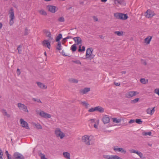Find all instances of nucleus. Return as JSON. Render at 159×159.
Masks as SVG:
<instances>
[{"label": "nucleus", "instance_id": "nucleus-1", "mask_svg": "<svg viewBox=\"0 0 159 159\" xmlns=\"http://www.w3.org/2000/svg\"><path fill=\"white\" fill-rule=\"evenodd\" d=\"M81 140L82 142L86 144L90 145L94 140V137L91 135L86 134L82 136Z\"/></svg>", "mask_w": 159, "mask_h": 159}, {"label": "nucleus", "instance_id": "nucleus-2", "mask_svg": "<svg viewBox=\"0 0 159 159\" xmlns=\"http://www.w3.org/2000/svg\"><path fill=\"white\" fill-rule=\"evenodd\" d=\"M54 134L57 138L60 139H63L66 136L65 134L59 128H56L55 129Z\"/></svg>", "mask_w": 159, "mask_h": 159}, {"label": "nucleus", "instance_id": "nucleus-3", "mask_svg": "<svg viewBox=\"0 0 159 159\" xmlns=\"http://www.w3.org/2000/svg\"><path fill=\"white\" fill-rule=\"evenodd\" d=\"M9 14L10 18L9 24L10 25H12L14 23V20L15 17L14 10L12 8L9 10Z\"/></svg>", "mask_w": 159, "mask_h": 159}, {"label": "nucleus", "instance_id": "nucleus-4", "mask_svg": "<svg viewBox=\"0 0 159 159\" xmlns=\"http://www.w3.org/2000/svg\"><path fill=\"white\" fill-rule=\"evenodd\" d=\"M37 114H38L41 117L45 118H50L51 117V114L45 112L43 111L40 110L36 111Z\"/></svg>", "mask_w": 159, "mask_h": 159}, {"label": "nucleus", "instance_id": "nucleus-5", "mask_svg": "<svg viewBox=\"0 0 159 159\" xmlns=\"http://www.w3.org/2000/svg\"><path fill=\"white\" fill-rule=\"evenodd\" d=\"M114 16L117 19L125 20H126L128 16L126 14L116 13L114 14Z\"/></svg>", "mask_w": 159, "mask_h": 159}, {"label": "nucleus", "instance_id": "nucleus-6", "mask_svg": "<svg viewBox=\"0 0 159 159\" xmlns=\"http://www.w3.org/2000/svg\"><path fill=\"white\" fill-rule=\"evenodd\" d=\"M17 106L20 110L25 112L28 113L29 112L27 107L24 104L20 103H18L17 104Z\"/></svg>", "mask_w": 159, "mask_h": 159}, {"label": "nucleus", "instance_id": "nucleus-7", "mask_svg": "<svg viewBox=\"0 0 159 159\" xmlns=\"http://www.w3.org/2000/svg\"><path fill=\"white\" fill-rule=\"evenodd\" d=\"M93 51V49L92 48H88L87 49L85 55L86 58H89L90 59L93 58V57H92V54Z\"/></svg>", "mask_w": 159, "mask_h": 159}, {"label": "nucleus", "instance_id": "nucleus-8", "mask_svg": "<svg viewBox=\"0 0 159 159\" xmlns=\"http://www.w3.org/2000/svg\"><path fill=\"white\" fill-rule=\"evenodd\" d=\"M21 127L25 128L26 129H30V128L28 124L23 119L21 118L19 121Z\"/></svg>", "mask_w": 159, "mask_h": 159}, {"label": "nucleus", "instance_id": "nucleus-9", "mask_svg": "<svg viewBox=\"0 0 159 159\" xmlns=\"http://www.w3.org/2000/svg\"><path fill=\"white\" fill-rule=\"evenodd\" d=\"M52 40H50L49 39H45L42 42V44L45 47L49 49H50L51 48L50 42Z\"/></svg>", "mask_w": 159, "mask_h": 159}, {"label": "nucleus", "instance_id": "nucleus-10", "mask_svg": "<svg viewBox=\"0 0 159 159\" xmlns=\"http://www.w3.org/2000/svg\"><path fill=\"white\" fill-rule=\"evenodd\" d=\"M112 148L113 150L116 152H119L123 154H125L126 152V151L125 149L119 147L118 146H114Z\"/></svg>", "mask_w": 159, "mask_h": 159}, {"label": "nucleus", "instance_id": "nucleus-11", "mask_svg": "<svg viewBox=\"0 0 159 159\" xmlns=\"http://www.w3.org/2000/svg\"><path fill=\"white\" fill-rule=\"evenodd\" d=\"M155 15L154 12L150 9L148 10L145 13V16L148 18H152Z\"/></svg>", "mask_w": 159, "mask_h": 159}, {"label": "nucleus", "instance_id": "nucleus-12", "mask_svg": "<svg viewBox=\"0 0 159 159\" xmlns=\"http://www.w3.org/2000/svg\"><path fill=\"white\" fill-rule=\"evenodd\" d=\"M139 94L137 91H130L128 92L125 94V97L127 98L132 97Z\"/></svg>", "mask_w": 159, "mask_h": 159}, {"label": "nucleus", "instance_id": "nucleus-13", "mask_svg": "<svg viewBox=\"0 0 159 159\" xmlns=\"http://www.w3.org/2000/svg\"><path fill=\"white\" fill-rule=\"evenodd\" d=\"M48 10L52 13H55L58 10V8L56 6L52 5H49L47 6Z\"/></svg>", "mask_w": 159, "mask_h": 159}, {"label": "nucleus", "instance_id": "nucleus-14", "mask_svg": "<svg viewBox=\"0 0 159 159\" xmlns=\"http://www.w3.org/2000/svg\"><path fill=\"white\" fill-rule=\"evenodd\" d=\"M43 34L45 35L46 37L49 38L48 39L50 40H53V38L52 37L51 33L50 31L47 29H44L43 30Z\"/></svg>", "mask_w": 159, "mask_h": 159}, {"label": "nucleus", "instance_id": "nucleus-15", "mask_svg": "<svg viewBox=\"0 0 159 159\" xmlns=\"http://www.w3.org/2000/svg\"><path fill=\"white\" fill-rule=\"evenodd\" d=\"M152 36L149 35L144 39V43L145 45H149L152 38Z\"/></svg>", "mask_w": 159, "mask_h": 159}, {"label": "nucleus", "instance_id": "nucleus-16", "mask_svg": "<svg viewBox=\"0 0 159 159\" xmlns=\"http://www.w3.org/2000/svg\"><path fill=\"white\" fill-rule=\"evenodd\" d=\"M76 45H81L82 43L81 39L79 37H76L73 38Z\"/></svg>", "mask_w": 159, "mask_h": 159}, {"label": "nucleus", "instance_id": "nucleus-17", "mask_svg": "<svg viewBox=\"0 0 159 159\" xmlns=\"http://www.w3.org/2000/svg\"><path fill=\"white\" fill-rule=\"evenodd\" d=\"M90 91V88H84L80 90V94L83 95L87 93Z\"/></svg>", "mask_w": 159, "mask_h": 159}, {"label": "nucleus", "instance_id": "nucleus-18", "mask_svg": "<svg viewBox=\"0 0 159 159\" xmlns=\"http://www.w3.org/2000/svg\"><path fill=\"white\" fill-rule=\"evenodd\" d=\"M110 119L107 115H105L102 118V121L104 124H107L110 122Z\"/></svg>", "mask_w": 159, "mask_h": 159}, {"label": "nucleus", "instance_id": "nucleus-19", "mask_svg": "<svg viewBox=\"0 0 159 159\" xmlns=\"http://www.w3.org/2000/svg\"><path fill=\"white\" fill-rule=\"evenodd\" d=\"M15 159H23V156L18 152H15L13 155Z\"/></svg>", "mask_w": 159, "mask_h": 159}, {"label": "nucleus", "instance_id": "nucleus-20", "mask_svg": "<svg viewBox=\"0 0 159 159\" xmlns=\"http://www.w3.org/2000/svg\"><path fill=\"white\" fill-rule=\"evenodd\" d=\"M155 107L153 108H149L146 110V112L148 114L150 115H152L155 111Z\"/></svg>", "mask_w": 159, "mask_h": 159}, {"label": "nucleus", "instance_id": "nucleus-21", "mask_svg": "<svg viewBox=\"0 0 159 159\" xmlns=\"http://www.w3.org/2000/svg\"><path fill=\"white\" fill-rule=\"evenodd\" d=\"M36 84L38 87L41 89H46L47 88V86L43 83L37 82Z\"/></svg>", "mask_w": 159, "mask_h": 159}, {"label": "nucleus", "instance_id": "nucleus-22", "mask_svg": "<svg viewBox=\"0 0 159 159\" xmlns=\"http://www.w3.org/2000/svg\"><path fill=\"white\" fill-rule=\"evenodd\" d=\"M96 111H98L101 113H102L104 111V109L103 108L100 106L95 107Z\"/></svg>", "mask_w": 159, "mask_h": 159}, {"label": "nucleus", "instance_id": "nucleus-23", "mask_svg": "<svg viewBox=\"0 0 159 159\" xmlns=\"http://www.w3.org/2000/svg\"><path fill=\"white\" fill-rule=\"evenodd\" d=\"M63 157L66 159H70V154L68 152H64L62 153Z\"/></svg>", "mask_w": 159, "mask_h": 159}, {"label": "nucleus", "instance_id": "nucleus-24", "mask_svg": "<svg viewBox=\"0 0 159 159\" xmlns=\"http://www.w3.org/2000/svg\"><path fill=\"white\" fill-rule=\"evenodd\" d=\"M80 104L83 106L85 107L86 108H88L90 106V105L87 102L85 101H82L80 102Z\"/></svg>", "mask_w": 159, "mask_h": 159}, {"label": "nucleus", "instance_id": "nucleus-25", "mask_svg": "<svg viewBox=\"0 0 159 159\" xmlns=\"http://www.w3.org/2000/svg\"><path fill=\"white\" fill-rule=\"evenodd\" d=\"M112 120L113 122L117 124L120 123L121 121V120L120 119H117L116 118H112Z\"/></svg>", "mask_w": 159, "mask_h": 159}, {"label": "nucleus", "instance_id": "nucleus-26", "mask_svg": "<svg viewBox=\"0 0 159 159\" xmlns=\"http://www.w3.org/2000/svg\"><path fill=\"white\" fill-rule=\"evenodd\" d=\"M2 112L3 115L6 116L7 117L9 118L10 117V114L7 113L6 110L2 109Z\"/></svg>", "mask_w": 159, "mask_h": 159}, {"label": "nucleus", "instance_id": "nucleus-27", "mask_svg": "<svg viewBox=\"0 0 159 159\" xmlns=\"http://www.w3.org/2000/svg\"><path fill=\"white\" fill-rule=\"evenodd\" d=\"M70 49L73 52L75 51L77 49V47L76 44H74L73 45H72L70 47Z\"/></svg>", "mask_w": 159, "mask_h": 159}, {"label": "nucleus", "instance_id": "nucleus-28", "mask_svg": "<svg viewBox=\"0 0 159 159\" xmlns=\"http://www.w3.org/2000/svg\"><path fill=\"white\" fill-rule=\"evenodd\" d=\"M81 45H80L79 46V49L78 51L79 52L84 51L85 50V48L84 46L81 47Z\"/></svg>", "mask_w": 159, "mask_h": 159}, {"label": "nucleus", "instance_id": "nucleus-29", "mask_svg": "<svg viewBox=\"0 0 159 159\" xmlns=\"http://www.w3.org/2000/svg\"><path fill=\"white\" fill-rule=\"evenodd\" d=\"M62 35L61 34H58V36L56 37V42H59L60 39L62 38Z\"/></svg>", "mask_w": 159, "mask_h": 159}, {"label": "nucleus", "instance_id": "nucleus-30", "mask_svg": "<svg viewBox=\"0 0 159 159\" xmlns=\"http://www.w3.org/2000/svg\"><path fill=\"white\" fill-rule=\"evenodd\" d=\"M123 1L122 0H114V2L115 4H119L121 5L123 3Z\"/></svg>", "mask_w": 159, "mask_h": 159}, {"label": "nucleus", "instance_id": "nucleus-31", "mask_svg": "<svg viewBox=\"0 0 159 159\" xmlns=\"http://www.w3.org/2000/svg\"><path fill=\"white\" fill-rule=\"evenodd\" d=\"M140 81L142 84H145L148 83V80L144 78H142L140 79Z\"/></svg>", "mask_w": 159, "mask_h": 159}, {"label": "nucleus", "instance_id": "nucleus-32", "mask_svg": "<svg viewBox=\"0 0 159 159\" xmlns=\"http://www.w3.org/2000/svg\"><path fill=\"white\" fill-rule=\"evenodd\" d=\"M136 154H137L138 155H139L141 158L144 159L145 158V157L143 155V154L142 152H140L138 151Z\"/></svg>", "mask_w": 159, "mask_h": 159}, {"label": "nucleus", "instance_id": "nucleus-33", "mask_svg": "<svg viewBox=\"0 0 159 159\" xmlns=\"http://www.w3.org/2000/svg\"><path fill=\"white\" fill-rule=\"evenodd\" d=\"M114 33L115 34L119 36H122L124 34V32L123 31H116Z\"/></svg>", "mask_w": 159, "mask_h": 159}, {"label": "nucleus", "instance_id": "nucleus-34", "mask_svg": "<svg viewBox=\"0 0 159 159\" xmlns=\"http://www.w3.org/2000/svg\"><path fill=\"white\" fill-rule=\"evenodd\" d=\"M152 134V132L150 131L147 132H143L142 133V135L144 136H151Z\"/></svg>", "mask_w": 159, "mask_h": 159}, {"label": "nucleus", "instance_id": "nucleus-35", "mask_svg": "<svg viewBox=\"0 0 159 159\" xmlns=\"http://www.w3.org/2000/svg\"><path fill=\"white\" fill-rule=\"evenodd\" d=\"M34 125H35L37 129H41L42 128V126L39 124L34 123Z\"/></svg>", "mask_w": 159, "mask_h": 159}, {"label": "nucleus", "instance_id": "nucleus-36", "mask_svg": "<svg viewBox=\"0 0 159 159\" xmlns=\"http://www.w3.org/2000/svg\"><path fill=\"white\" fill-rule=\"evenodd\" d=\"M89 122L90 123H96L97 122L98 123H99V120H97L96 119H90L89 120Z\"/></svg>", "mask_w": 159, "mask_h": 159}, {"label": "nucleus", "instance_id": "nucleus-37", "mask_svg": "<svg viewBox=\"0 0 159 159\" xmlns=\"http://www.w3.org/2000/svg\"><path fill=\"white\" fill-rule=\"evenodd\" d=\"M39 13L42 15H47V13L46 12L43 10H41L39 11Z\"/></svg>", "mask_w": 159, "mask_h": 159}, {"label": "nucleus", "instance_id": "nucleus-38", "mask_svg": "<svg viewBox=\"0 0 159 159\" xmlns=\"http://www.w3.org/2000/svg\"><path fill=\"white\" fill-rule=\"evenodd\" d=\"M112 155H105L103 156V157L105 159H111Z\"/></svg>", "mask_w": 159, "mask_h": 159}, {"label": "nucleus", "instance_id": "nucleus-39", "mask_svg": "<svg viewBox=\"0 0 159 159\" xmlns=\"http://www.w3.org/2000/svg\"><path fill=\"white\" fill-rule=\"evenodd\" d=\"M111 159H121V158L116 155H112Z\"/></svg>", "mask_w": 159, "mask_h": 159}, {"label": "nucleus", "instance_id": "nucleus-40", "mask_svg": "<svg viewBox=\"0 0 159 159\" xmlns=\"http://www.w3.org/2000/svg\"><path fill=\"white\" fill-rule=\"evenodd\" d=\"M57 49L59 50H60L61 49V42H59L58 43Z\"/></svg>", "mask_w": 159, "mask_h": 159}, {"label": "nucleus", "instance_id": "nucleus-41", "mask_svg": "<svg viewBox=\"0 0 159 159\" xmlns=\"http://www.w3.org/2000/svg\"><path fill=\"white\" fill-rule=\"evenodd\" d=\"M95 111L96 110L95 107H91L88 110V111L89 112H93Z\"/></svg>", "mask_w": 159, "mask_h": 159}, {"label": "nucleus", "instance_id": "nucleus-42", "mask_svg": "<svg viewBox=\"0 0 159 159\" xmlns=\"http://www.w3.org/2000/svg\"><path fill=\"white\" fill-rule=\"evenodd\" d=\"M39 156L41 158V159H47V158L45 157V155L43 154L40 153L39 154Z\"/></svg>", "mask_w": 159, "mask_h": 159}, {"label": "nucleus", "instance_id": "nucleus-43", "mask_svg": "<svg viewBox=\"0 0 159 159\" xmlns=\"http://www.w3.org/2000/svg\"><path fill=\"white\" fill-rule=\"evenodd\" d=\"M154 93L159 96V88L155 89L154 90Z\"/></svg>", "mask_w": 159, "mask_h": 159}, {"label": "nucleus", "instance_id": "nucleus-44", "mask_svg": "<svg viewBox=\"0 0 159 159\" xmlns=\"http://www.w3.org/2000/svg\"><path fill=\"white\" fill-rule=\"evenodd\" d=\"M58 20L60 22H64L65 20L64 18L63 17H59Z\"/></svg>", "mask_w": 159, "mask_h": 159}, {"label": "nucleus", "instance_id": "nucleus-45", "mask_svg": "<svg viewBox=\"0 0 159 159\" xmlns=\"http://www.w3.org/2000/svg\"><path fill=\"white\" fill-rule=\"evenodd\" d=\"M61 54L62 55L66 56H69V55L65 51L63 50L61 52Z\"/></svg>", "mask_w": 159, "mask_h": 159}, {"label": "nucleus", "instance_id": "nucleus-46", "mask_svg": "<svg viewBox=\"0 0 159 159\" xmlns=\"http://www.w3.org/2000/svg\"><path fill=\"white\" fill-rule=\"evenodd\" d=\"M72 62L75 64H80V65L81 64V62L79 60H75V61H73Z\"/></svg>", "mask_w": 159, "mask_h": 159}, {"label": "nucleus", "instance_id": "nucleus-47", "mask_svg": "<svg viewBox=\"0 0 159 159\" xmlns=\"http://www.w3.org/2000/svg\"><path fill=\"white\" fill-rule=\"evenodd\" d=\"M130 152L131 153H134L136 154L138 151L134 149H131L129 150Z\"/></svg>", "mask_w": 159, "mask_h": 159}, {"label": "nucleus", "instance_id": "nucleus-48", "mask_svg": "<svg viewBox=\"0 0 159 159\" xmlns=\"http://www.w3.org/2000/svg\"><path fill=\"white\" fill-rule=\"evenodd\" d=\"M135 121L136 123L139 124H141L142 123V121L140 119H136Z\"/></svg>", "mask_w": 159, "mask_h": 159}, {"label": "nucleus", "instance_id": "nucleus-49", "mask_svg": "<svg viewBox=\"0 0 159 159\" xmlns=\"http://www.w3.org/2000/svg\"><path fill=\"white\" fill-rule=\"evenodd\" d=\"M3 152H2V150L0 149V159H3Z\"/></svg>", "mask_w": 159, "mask_h": 159}, {"label": "nucleus", "instance_id": "nucleus-50", "mask_svg": "<svg viewBox=\"0 0 159 159\" xmlns=\"http://www.w3.org/2000/svg\"><path fill=\"white\" fill-rule=\"evenodd\" d=\"M21 47V45H19L17 49L18 51V53H20L21 52V49H20V48Z\"/></svg>", "mask_w": 159, "mask_h": 159}, {"label": "nucleus", "instance_id": "nucleus-51", "mask_svg": "<svg viewBox=\"0 0 159 159\" xmlns=\"http://www.w3.org/2000/svg\"><path fill=\"white\" fill-rule=\"evenodd\" d=\"M93 18L94 20L95 21H97L98 20V18L96 16H93Z\"/></svg>", "mask_w": 159, "mask_h": 159}, {"label": "nucleus", "instance_id": "nucleus-52", "mask_svg": "<svg viewBox=\"0 0 159 159\" xmlns=\"http://www.w3.org/2000/svg\"><path fill=\"white\" fill-rule=\"evenodd\" d=\"M139 98H135V99L132 100V101L134 103H136V102H138L139 101Z\"/></svg>", "mask_w": 159, "mask_h": 159}, {"label": "nucleus", "instance_id": "nucleus-53", "mask_svg": "<svg viewBox=\"0 0 159 159\" xmlns=\"http://www.w3.org/2000/svg\"><path fill=\"white\" fill-rule=\"evenodd\" d=\"M16 72L17 75H19L20 74V70L19 69H17V70Z\"/></svg>", "mask_w": 159, "mask_h": 159}, {"label": "nucleus", "instance_id": "nucleus-54", "mask_svg": "<svg viewBox=\"0 0 159 159\" xmlns=\"http://www.w3.org/2000/svg\"><path fill=\"white\" fill-rule=\"evenodd\" d=\"M141 62L142 63L143 65H147V63H146V61L145 60H141Z\"/></svg>", "mask_w": 159, "mask_h": 159}, {"label": "nucleus", "instance_id": "nucleus-55", "mask_svg": "<svg viewBox=\"0 0 159 159\" xmlns=\"http://www.w3.org/2000/svg\"><path fill=\"white\" fill-rule=\"evenodd\" d=\"M66 41L67 40L65 38H64L62 41V44H64L66 42Z\"/></svg>", "mask_w": 159, "mask_h": 159}, {"label": "nucleus", "instance_id": "nucleus-56", "mask_svg": "<svg viewBox=\"0 0 159 159\" xmlns=\"http://www.w3.org/2000/svg\"><path fill=\"white\" fill-rule=\"evenodd\" d=\"M72 81L74 83H77L78 82V80H77L73 79L72 80Z\"/></svg>", "mask_w": 159, "mask_h": 159}, {"label": "nucleus", "instance_id": "nucleus-57", "mask_svg": "<svg viewBox=\"0 0 159 159\" xmlns=\"http://www.w3.org/2000/svg\"><path fill=\"white\" fill-rule=\"evenodd\" d=\"M134 120H131L129 121V123L130 124L133 123L134 122Z\"/></svg>", "mask_w": 159, "mask_h": 159}, {"label": "nucleus", "instance_id": "nucleus-58", "mask_svg": "<svg viewBox=\"0 0 159 159\" xmlns=\"http://www.w3.org/2000/svg\"><path fill=\"white\" fill-rule=\"evenodd\" d=\"M28 33V30L27 29H26L25 30V35H27Z\"/></svg>", "mask_w": 159, "mask_h": 159}, {"label": "nucleus", "instance_id": "nucleus-59", "mask_svg": "<svg viewBox=\"0 0 159 159\" xmlns=\"http://www.w3.org/2000/svg\"><path fill=\"white\" fill-rule=\"evenodd\" d=\"M5 153H6V155H7V156H10V155L9 154L8 151L7 150H6Z\"/></svg>", "mask_w": 159, "mask_h": 159}, {"label": "nucleus", "instance_id": "nucleus-60", "mask_svg": "<svg viewBox=\"0 0 159 159\" xmlns=\"http://www.w3.org/2000/svg\"><path fill=\"white\" fill-rule=\"evenodd\" d=\"M33 100L35 101H36L38 102H41L40 100L39 99H38L37 100H36L35 99H34Z\"/></svg>", "mask_w": 159, "mask_h": 159}, {"label": "nucleus", "instance_id": "nucleus-61", "mask_svg": "<svg viewBox=\"0 0 159 159\" xmlns=\"http://www.w3.org/2000/svg\"><path fill=\"white\" fill-rule=\"evenodd\" d=\"M97 124H95L94 125V127L95 128H96V129L98 128V123L97 122Z\"/></svg>", "mask_w": 159, "mask_h": 159}, {"label": "nucleus", "instance_id": "nucleus-62", "mask_svg": "<svg viewBox=\"0 0 159 159\" xmlns=\"http://www.w3.org/2000/svg\"><path fill=\"white\" fill-rule=\"evenodd\" d=\"M115 85H116V86H119L120 85V83H115Z\"/></svg>", "mask_w": 159, "mask_h": 159}, {"label": "nucleus", "instance_id": "nucleus-63", "mask_svg": "<svg viewBox=\"0 0 159 159\" xmlns=\"http://www.w3.org/2000/svg\"><path fill=\"white\" fill-rule=\"evenodd\" d=\"M65 38L67 40V39L71 38V37L70 36H67Z\"/></svg>", "mask_w": 159, "mask_h": 159}, {"label": "nucleus", "instance_id": "nucleus-64", "mask_svg": "<svg viewBox=\"0 0 159 159\" xmlns=\"http://www.w3.org/2000/svg\"><path fill=\"white\" fill-rule=\"evenodd\" d=\"M2 27V24L0 22V29H1Z\"/></svg>", "mask_w": 159, "mask_h": 159}]
</instances>
